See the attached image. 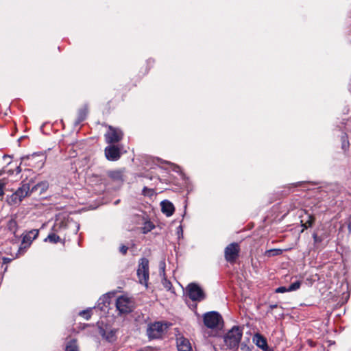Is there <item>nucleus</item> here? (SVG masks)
I'll use <instances>...</instances> for the list:
<instances>
[{
  "instance_id": "nucleus-1",
  "label": "nucleus",
  "mask_w": 351,
  "mask_h": 351,
  "mask_svg": "<svg viewBox=\"0 0 351 351\" xmlns=\"http://www.w3.org/2000/svg\"><path fill=\"white\" fill-rule=\"evenodd\" d=\"M39 187H41L42 191H45L48 187V184L47 182L38 183L30 190L29 184L24 183L13 194L8 197L7 202L11 206H18L25 197L29 195Z\"/></svg>"
},
{
  "instance_id": "nucleus-2",
  "label": "nucleus",
  "mask_w": 351,
  "mask_h": 351,
  "mask_svg": "<svg viewBox=\"0 0 351 351\" xmlns=\"http://www.w3.org/2000/svg\"><path fill=\"white\" fill-rule=\"evenodd\" d=\"M243 335L242 330L239 326H234L223 337L224 343L228 348H237Z\"/></svg>"
},
{
  "instance_id": "nucleus-3",
  "label": "nucleus",
  "mask_w": 351,
  "mask_h": 351,
  "mask_svg": "<svg viewBox=\"0 0 351 351\" xmlns=\"http://www.w3.org/2000/svg\"><path fill=\"white\" fill-rule=\"evenodd\" d=\"M204 325L208 328H217L223 324L221 315L215 311L206 313L203 315Z\"/></svg>"
},
{
  "instance_id": "nucleus-4",
  "label": "nucleus",
  "mask_w": 351,
  "mask_h": 351,
  "mask_svg": "<svg viewBox=\"0 0 351 351\" xmlns=\"http://www.w3.org/2000/svg\"><path fill=\"white\" fill-rule=\"evenodd\" d=\"M167 329L166 324L156 322L148 325L147 328V335L149 339L161 338Z\"/></svg>"
},
{
  "instance_id": "nucleus-5",
  "label": "nucleus",
  "mask_w": 351,
  "mask_h": 351,
  "mask_svg": "<svg viewBox=\"0 0 351 351\" xmlns=\"http://www.w3.org/2000/svg\"><path fill=\"white\" fill-rule=\"evenodd\" d=\"M189 298L193 301L200 302L205 299L206 295L203 289L195 283H191L186 287Z\"/></svg>"
},
{
  "instance_id": "nucleus-6",
  "label": "nucleus",
  "mask_w": 351,
  "mask_h": 351,
  "mask_svg": "<svg viewBox=\"0 0 351 351\" xmlns=\"http://www.w3.org/2000/svg\"><path fill=\"white\" fill-rule=\"evenodd\" d=\"M137 275L141 284L147 285L149 280V261L142 258L139 261Z\"/></svg>"
},
{
  "instance_id": "nucleus-7",
  "label": "nucleus",
  "mask_w": 351,
  "mask_h": 351,
  "mask_svg": "<svg viewBox=\"0 0 351 351\" xmlns=\"http://www.w3.org/2000/svg\"><path fill=\"white\" fill-rule=\"evenodd\" d=\"M116 306L121 313H128L132 311L134 303L130 298L122 295L117 298Z\"/></svg>"
},
{
  "instance_id": "nucleus-8",
  "label": "nucleus",
  "mask_w": 351,
  "mask_h": 351,
  "mask_svg": "<svg viewBox=\"0 0 351 351\" xmlns=\"http://www.w3.org/2000/svg\"><path fill=\"white\" fill-rule=\"evenodd\" d=\"M240 247L238 243H232L228 245L224 251L226 260L229 263H234L239 256Z\"/></svg>"
},
{
  "instance_id": "nucleus-9",
  "label": "nucleus",
  "mask_w": 351,
  "mask_h": 351,
  "mask_svg": "<svg viewBox=\"0 0 351 351\" xmlns=\"http://www.w3.org/2000/svg\"><path fill=\"white\" fill-rule=\"evenodd\" d=\"M123 134L120 129L108 126V131L105 134L107 143L112 144L119 142L123 138Z\"/></svg>"
},
{
  "instance_id": "nucleus-10",
  "label": "nucleus",
  "mask_w": 351,
  "mask_h": 351,
  "mask_svg": "<svg viewBox=\"0 0 351 351\" xmlns=\"http://www.w3.org/2000/svg\"><path fill=\"white\" fill-rule=\"evenodd\" d=\"M105 155L109 160H117L121 156L120 149L114 145L106 147L105 149Z\"/></svg>"
},
{
  "instance_id": "nucleus-11",
  "label": "nucleus",
  "mask_w": 351,
  "mask_h": 351,
  "mask_svg": "<svg viewBox=\"0 0 351 351\" xmlns=\"http://www.w3.org/2000/svg\"><path fill=\"white\" fill-rule=\"evenodd\" d=\"M253 342L263 351H273L267 343L266 339L259 333L255 334L252 337Z\"/></svg>"
},
{
  "instance_id": "nucleus-12",
  "label": "nucleus",
  "mask_w": 351,
  "mask_h": 351,
  "mask_svg": "<svg viewBox=\"0 0 351 351\" xmlns=\"http://www.w3.org/2000/svg\"><path fill=\"white\" fill-rule=\"evenodd\" d=\"M177 348L178 351H193L189 340L184 337L177 338Z\"/></svg>"
},
{
  "instance_id": "nucleus-13",
  "label": "nucleus",
  "mask_w": 351,
  "mask_h": 351,
  "mask_svg": "<svg viewBox=\"0 0 351 351\" xmlns=\"http://www.w3.org/2000/svg\"><path fill=\"white\" fill-rule=\"evenodd\" d=\"M38 230H30L23 237L22 244H24L25 247L29 246L32 241L34 240L38 237Z\"/></svg>"
},
{
  "instance_id": "nucleus-14",
  "label": "nucleus",
  "mask_w": 351,
  "mask_h": 351,
  "mask_svg": "<svg viewBox=\"0 0 351 351\" xmlns=\"http://www.w3.org/2000/svg\"><path fill=\"white\" fill-rule=\"evenodd\" d=\"M160 204L162 212L167 217H170L173 214L175 208L171 202L165 200L162 201Z\"/></svg>"
},
{
  "instance_id": "nucleus-15",
  "label": "nucleus",
  "mask_w": 351,
  "mask_h": 351,
  "mask_svg": "<svg viewBox=\"0 0 351 351\" xmlns=\"http://www.w3.org/2000/svg\"><path fill=\"white\" fill-rule=\"evenodd\" d=\"M7 228L12 234H15L18 230V223L14 217H12L7 223Z\"/></svg>"
},
{
  "instance_id": "nucleus-16",
  "label": "nucleus",
  "mask_w": 351,
  "mask_h": 351,
  "mask_svg": "<svg viewBox=\"0 0 351 351\" xmlns=\"http://www.w3.org/2000/svg\"><path fill=\"white\" fill-rule=\"evenodd\" d=\"M307 219L304 221V219L301 220L302 226L304 229H306L311 227L314 222V217L312 215H306Z\"/></svg>"
},
{
  "instance_id": "nucleus-17",
  "label": "nucleus",
  "mask_w": 351,
  "mask_h": 351,
  "mask_svg": "<svg viewBox=\"0 0 351 351\" xmlns=\"http://www.w3.org/2000/svg\"><path fill=\"white\" fill-rule=\"evenodd\" d=\"M65 350L66 351H78V348L77 346L76 341H75V340L70 341L67 343Z\"/></svg>"
},
{
  "instance_id": "nucleus-18",
  "label": "nucleus",
  "mask_w": 351,
  "mask_h": 351,
  "mask_svg": "<svg viewBox=\"0 0 351 351\" xmlns=\"http://www.w3.org/2000/svg\"><path fill=\"white\" fill-rule=\"evenodd\" d=\"M60 238L59 236L56 235L54 233L49 234L47 237L45 239V241H49L50 243H56L59 242Z\"/></svg>"
},
{
  "instance_id": "nucleus-19",
  "label": "nucleus",
  "mask_w": 351,
  "mask_h": 351,
  "mask_svg": "<svg viewBox=\"0 0 351 351\" xmlns=\"http://www.w3.org/2000/svg\"><path fill=\"white\" fill-rule=\"evenodd\" d=\"M301 286V282L300 281H296L293 283H292L289 287L287 288L288 291H296L300 289Z\"/></svg>"
},
{
  "instance_id": "nucleus-20",
  "label": "nucleus",
  "mask_w": 351,
  "mask_h": 351,
  "mask_svg": "<svg viewBox=\"0 0 351 351\" xmlns=\"http://www.w3.org/2000/svg\"><path fill=\"white\" fill-rule=\"evenodd\" d=\"M282 251L280 249H272V250H267L266 252V254L268 256H277V255L280 254L282 253Z\"/></svg>"
},
{
  "instance_id": "nucleus-21",
  "label": "nucleus",
  "mask_w": 351,
  "mask_h": 351,
  "mask_svg": "<svg viewBox=\"0 0 351 351\" xmlns=\"http://www.w3.org/2000/svg\"><path fill=\"white\" fill-rule=\"evenodd\" d=\"M87 113H88V110L86 108L81 109L79 111L78 121L81 122V121H84L86 118Z\"/></svg>"
},
{
  "instance_id": "nucleus-22",
  "label": "nucleus",
  "mask_w": 351,
  "mask_h": 351,
  "mask_svg": "<svg viewBox=\"0 0 351 351\" xmlns=\"http://www.w3.org/2000/svg\"><path fill=\"white\" fill-rule=\"evenodd\" d=\"M6 183L3 180H0V199L1 200L5 194Z\"/></svg>"
},
{
  "instance_id": "nucleus-23",
  "label": "nucleus",
  "mask_w": 351,
  "mask_h": 351,
  "mask_svg": "<svg viewBox=\"0 0 351 351\" xmlns=\"http://www.w3.org/2000/svg\"><path fill=\"white\" fill-rule=\"evenodd\" d=\"M109 176L113 178V179H116V180H119V179H121V173L119 171H112L110 173Z\"/></svg>"
},
{
  "instance_id": "nucleus-24",
  "label": "nucleus",
  "mask_w": 351,
  "mask_h": 351,
  "mask_svg": "<svg viewBox=\"0 0 351 351\" xmlns=\"http://www.w3.org/2000/svg\"><path fill=\"white\" fill-rule=\"evenodd\" d=\"M80 315L84 317L86 320H88L90 318V310H84L80 313Z\"/></svg>"
},
{
  "instance_id": "nucleus-25",
  "label": "nucleus",
  "mask_w": 351,
  "mask_h": 351,
  "mask_svg": "<svg viewBox=\"0 0 351 351\" xmlns=\"http://www.w3.org/2000/svg\"><path fill=\"white\" fill-rule=\"evenodd\" d=\"M348 145H349V143L347 141V136L346 135L343 136H342V148L344 150H346L348 147Z\"/></svg>"
},
{
  "instance_id": "nucleus-26",
  "label": "nucleus",
  "mask_w": 351,
  "mask_h": 351,
  "mask_svg": "<svg viewBox=\"0 0 351 351\" xmlns=\"http://www.w3.org/2000/svg\"><path fill=\"white\" fill-rule=\"evenodd\" d=\"M128 250V247L124 245L120 246L119 247V252L123 255L126 254Z\"/></svg>"
},
{
  "instance_id": "nucleus-27",
  "label": "nucleus",
  "mask_w": 351,
  "mask_h": 351,
  "mask_svg": "<svg viewBox=\"0 0 351 351\" xmlns=\"http://www.w3.org/2000/svg\"><path fill=\"white\" fill-rule=\"evenodd\" d=\"M287 291H288V290L285 287H280L276 289V293H285Z\"/></svg>"
},
{
  "instance_id": "nucleus-28",
  "label": "nucleus",
  "mask_w": 351,
  "mask_h": 351,
  "mask_svg": "<svg viewBox=\"0 0 351 351\" xmlns=\"http://www.w3.org/2000/svg\"><path fill=\"white\" fill-rule=\"evenodd\" d=\"M313 237L315 243H320L322 241V239L319 237H318L316 233H314L313 234Z\"/></svg>"
},
{
  "instance_id": "nucleus-29",
  "label": "nucleus",
  "mask_w": 351,
  "mask_h": 351,
  "mask_svg": "<svg viewBox=\"0 0 351 351\" xmlns=\"http://www.w3.org/2000/svg\"><path fill=\"white\" fill-rule=\"evenodd\" d=\"M114 336V332L112 330H111L109 332V335L106 337V339H108L109 341H112L113 339Z\"/></svg>"
},
{
  "instance_id": "nucleus-30",
  "label": "nucleus",
  "mask_w": 351,
  "mask_h": 351,
  "mask_svg": "<svg viewBox=\"0 0 351 351\" xmlns=\"http://www.w3.org/2000/svg\"><path fill=\"white\" fill-rule=\"evenodd\" d=\"M170 285H171L170 282H166L165 284V286L166 288L169 289L170 288V287H169Z\"/></svg>"
},
{
  "instance_id": "nucleus-31",
  "label": "nucleus",
  "mask_w": 351,
  "mask_h": 351,
  "mask_svg": "<svg viewBox=\"0 0 351 351\" xmlns=\"http://www.w3.org/2000/svg\"><path fill=\"white\" fill-rule=\"evenodd\" d=\"M10 259L8 258H3V262L4 263H8V262H10Z\"/></svg>"
},
{
  "instance_id": "nucleus-32",
  "label": "nucleus",
  "mask_w": 351,
  "mask_h": 351,
  "mask_svg": "<svg viewBox=\"0 0 351 351\" xmlns=\"http://www.w3.org/2000/svg\"><path fill=\"white\" fill-rule=\"evenodd\" d=\"M148 226H149V229L148 230H151L152 229H153V228L154 227V226H152L149 223H148Z\"/></svg>"
},
{
  "instance_id": "nucleus-33",
  "label": "nucleus",
  "mask_w": 351,
  "mask_h": 351,
  "mask_svg": "<svg viewBox=\"0 0 351 351\" xmlns=\"http://www.w3.org/2000/svg\"><path fill=\"white\" fill-rule=\"evenodd\" d=\"M269 307H270L271 309L275 308L277 307V304L270 305Z\"/></svg>"
},
{
  "instance_id": "nucleus-34",
  "label": "nucleus",
  "mask_w": 351,
  "mask_h": 351,
  "mask_svg": "<svg viewBox=\"0 0 351 351\" xmlns=\"http://www.w3.org/2000/svg\"><path fill=\"white\" fill-rule=\"evenodd\" d=\"M40 162V167H42L44 165V160L41 159Z\"/></svg>"
},
{
  "instance_id": "nucleus-35",
  "label": "nucleus",
  "mask_w": 351,
  "mask_h": 351,
  "mask_svg": "<svg viewBox=\"0 0 351 351\" xmlns=\"http://www.w3.org/2000/svg\"><path fill=\"white\" fill-rule=\"evenodd\" d=\"M21 171V169L20 167H18L16 169V172L20 173Z\"/></svg>"
}]
</instances>
